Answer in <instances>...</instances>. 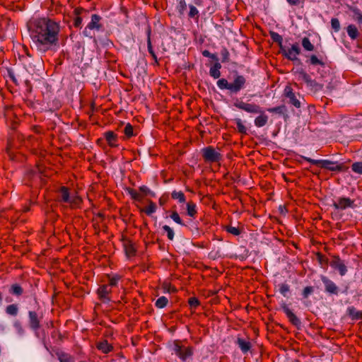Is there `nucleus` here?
<instances>
[{
  "label": "nucleus",
  "mask_w": 362,
  "mask_h": 362,
  "mask_svg": "<svg viewBox=\"0 0 362 362\" xmlns=\"http://www.w3.org/2000/svg\"><path fill=\"white\" fill-rule=\"evenodd\" d=\"M29 32L34 47L40 52L55 50L59 46L60 25L50 18L34 20Z\"/></svg>",
  "instance_id": "1"
},
{
  "label": "nucleus",
  "mask_w": 362,
  "mask_h": 362,
  "mask_svg": "<svg viewBox=\"0 0 362 362\" xmlns=\"http://www.w3.org/2000/svg\"><path fill=\"white\" fill-rule=\"evenodd\" d=\"M295 73L298 76V80H303L306 83L308 88L311 93H316L322 90L324 87L323 84H321L313 79L311 76L304 71V69H298Z\"/></svg>",
  "instance_id": "2"
},
{
  "label": "nucleus",
  "mask_w": 362,
  "mask_h": 362,
  "mask_svg": "<svg viewBox=\"0 0 362 362\" xmlns=\"http://www.w3.org/2000/svg\"><path fill=\"white\" fill-rule=\"evenodd\" d=\"M301 158L313 165L320 166L322 168H325L330 171L340 172L344 170V165L341 163L339 164L337 162L329 160H315L303 156Z\"/></svg>",
  "instance_id": "3"
},
{
  "label": "nucleus",
  "mask_w": 362,
  "mask_h": 362,
  "mask_svg": "<svg viewBox=\"0 0 362 362\" xmlns=\"http://www.w3.org/2000/svg\"><path fill=\"white\" fill-rule=\"evenodd\" d=\"M204 160L207 163H217L222 159V155L213 146H207L202 150Z\"/></svg>",
  "instance_id": "4"
},
{
  "label": "nucleus",
  "mask_w": 362,
  "mask_h": 362,
  "mask_svg": "<svg viewBox=\"0 0 362 362\" xmlns=\"http://www.w3.org/2000/svg\"><path fill=\"white\" fill-rule=\"evenodd\" d=\"M173 351L182 361L188 359L193 354L192 347L183 346L179 341H174Z\"/></svg>",
  "instance_id": "5"
},
{
  "label": "nucleus",
  "mask_w": 362,
  "mask_h": 362,
  "mask_svg": "<svg viewBox=\"0 0 362 362\" xmlns=\"http://www.w3.org/2000/svg\"><path fill=\"white\" fill-rule=\"evenodd\" d=\"M101 17L98 14H93L91 16L90 22L87 25L83 30V35L86 37H92L91 30H99L102 28L103 25L100 23Z\"/></svg>",
  "instance_id": "6"
},
{
  "label": "nucleus",
  "mask_w": 362,
  "mask_h": 362,
  "mask_svg": "<svg viewBox=\"0 0 362 362\" xmlns=\"http://www.w3.org/2000/svg\"><path fill=\"white\" fill-rule=\"evenodd\" d=\"M234 106L237 108L244 110L251 114H259L262 113L261 107L255 103H248L242 100H237L234 103Z\"/></svg>",
  "instance_id": "7"
},
{
  "label": "nucleus",
  "mask_w": 362,
  "mask_h": 362,
  "mask_svg": "<svg viewBox=\"0 0 362 362\" xmlns=\"http://www.w3.org/2000/svg\"><path fill=\"white\" fill-rule=\"evenodd\" d=\"M246 82L247 81L245 76L236 74L234 76L233 81L230 83V93H238L245 88Z\"/></svg>",
  "instance_id": "8"
},
{
  "label": "nucleus",
  "mask_w": 362,
  "mask_h": 362,
  "mask_svg": "<svg viewBox=\"0 0 362 362\" xmlns=\"http://www.w3.org/2000/svg\"><path fill=\"white\" fill-rule=\"evenodd\" d=\"M280 50L283 55L291 61L297 60V56L300 52V49L298 43L292 45L290 49H286L285 47H283Z\"/></svg>",
  "instance_id": "9"
},
{
  "label": "nucleus",
  "mask_w": 362,
  "mask_h": 362,
  "mask_svg": "<svg viewBox=\"0 0 362 362\" xmlns=\"http://www.w3.org/2000/svg\"><path fill=\"white\" fill-rule=\"evenodd\" d=\"M332 206L337 210H345L355 206L354 200L347 197H339L337 201L333 202Z\"/></svg>",
  "instance_id": "10"
},
{
  "label": "nucleus",
  "mask_w": 362,
  "mask_h": 362,
  "mask_svg": "<svg viewBox=\"0 0 362 362\" xmlns=\"http://www.w3.org/2000/svg\"><path fill=\"white\" fill-rule=\"evenodd\" d=\"M330 266L339 271L341 276H344L347 272V268L344 261H342L338 256H334L329 263Z\"/></svg>",
  "instance_id": "11"
},
{
  "label": "nucleus",
  "mask_w": 362,
  "mask_h": 362,
  "mask_svg": "<svg viewBox=\"0 0 362 362\" xmlns=\"http://www.w3.org/2000/svg\"><path fill=\"white\" fill-rule=\"evenodd\" d=\"M321 280L325 285L326 292L330 294L338 295L339 288L332 280L325 276H322Z\"/></svg>",
  "instance_id": "12"
},
{
  "label": "nucleus",
  "mask_w": 362,
  "mask_h": 362,
  "mask_svg": "<svg viewBox=\"0 0 362 362\" xmlns=\"http://www.w3.org/2000/svg\"><path fill=\"white\" fill-rule=\"evenodd\" d=\"M28 317L30 327L33 330L39 329L42 316H40L35 311H29Z\"/></svg>",
  "instance_id": "13"
},
{
  "label": "nucleus",
  "mask_w": 362,
  "mask_h": 362,
  "mask_svg": "<svg viewBox=\"0 0 362 362\" xmlns=\"http://www.w3.org/2000/svg\"><path fill=\"white\" fill-rule=\"evenodd\" d=\"M284 95L289 99V103L297 108L300 107V102L296 98V94L291 86H287L284 89Z\"/></svg>",
  "instance_id": "14"
},
{
  "label": "nucleus",
  "mask_w": 362,
  "mask_h": 362,
  "mask_svg": "<svg viewBox=\"0 0 362 362\" xmlns=\"http://www.w3.org/2000/svg\"><path fill=\"white\" fill-rule=\"evenodd\" d=\"M282 309L292 325L296 327L300 325V320L299 318L289 309V308L286 304L282 305Z\"/></svg>",
  "instance_id": "15"
},
{
  "label": "nucleus",
  "mask_w": 362,
  "mask_h": 362,
  "mask_svg": "<svg viewBox=\"0 0 362 362\" xmlns=\"http://www.w3.org/2000/svg\"><path fill=\"white\" fill-rule=\"evenodd\" d=\"M124 248L126 252V255L128 257L134 256L136 254V248L133 242L129 239H124L123 243Z\"/></svg>",
  "instance_id": "16"
},
{
  "label": "nucleus",
  "mask_w": 362,
  "mask_h": 362,
  "mask_svg": "<svg viewBox=\"0 0 362 362\" xmlns=\"http://www.w3.org/2000/svg\"><path fill=\"white\" fill-rule=\"evenodd\" d=\"M240 350L243 353H247L251 348V343L250 341L238 337L235 341Z\"/></svg>",
  "instance_id": "17"
},
{
  "label": "nucleus",
  "mask_w": 362,
  "mask_h": 362,
  "mask_svg": "<svg viewBox=\"0 0 362 362\" xmlns=\"http://www.w3.org/2000/svg\"><path fill=\"white\" fill-rule=\"evenodd\" d=\"M105 138L111 147L117 146V136L112 131L107 132L104 134Z\"/></svg>",
  "instance_id": "18"
},
{
  "label": "nucleus",
  "mask_w": 362,
  "mask_h": 362,
  "mask_svg": "<svg viewBox=\"0 0 362 362\" xmlns=\"http://www.w3.org/2000/svg\"><path fill=\"white\" fill-rule=\"evenodd\" d=\"M346 312L351 320H362V310H357L354 306H351L347 308Z\"/></svg>",
  "instance_id": "19"
},
{
  "label": "nucleus",
  "mask_w": 362,
  "mask_h": 362,
  "mask_svg": "<svg viewBox=\"0 0 362 362\" xmlns=\"http://www.w3.org/2000/svg\"><path fill=\"white\" fill-rule=\"evenodd\" d=\"M59 193L60 195L59 201L64 203H67L69 201L70 197L71 196L69 192V189L66 187H61Z\"/></svg>",
  "instance_id": "20"
},
{
  "label": "nucleus",
  "mask_w": 362,
  "mask_h": 362,
  "mask_svg": "<svg viewBox=\"0 0 362 362\" xmlns=\"http://www.w3.org/2000/svg\"><path fill=\"white\" fill-rule=\"evenodd\" d=\"M96 346L104 354H107L112 350V346L108 344L107 340L98 342Z\"/></svg>",
  "instance_id": "21"
},
{
  "label": "nucleus",
  "mask_w": 362,
  "mask_h": 362,
  "mask_svg": "<svg viewBox=\"0 0 362 362\" xmlns=\"http://www.w3.org/2000/svg\"><path fill=\"white\" fill-rule=\"evenodd\" d=\"M110 293L111 288L107 285H103L98 289V293L101 299L109 300L108 295Z\"/></svg>",
  "instance_id": "22"
},
{
  "label": "nucleus",
  "mask_w": 362,
  "mask_h": 362,
  "mask_svg": "<svg viewBox=\"0 0 362 362\" xmlns=\"http://www.w3.org/2000/svg\"><path fill=\"white\" fill-rule=\"evenodd\" d=\"M257 117L255 119V124L257 127H262L267 124L268 122V116L263 113L262 110V113Z\"/></svg>",
  "instance_id": "23"
},
{
  "label": "nucleus",
  "mask_w": 362,
  "mask_h": 362,
  "mask_svg": "<svg viewBox=\"0 0 362 362\" xmlns=\"http://www.w3.org/2000/svg\"><path fill=\"white\" fill-rule=\"evenodd\" d=\"M147 47H148V51L149 54L151 55L153 59H154L155 62L158 64V58L156 54H155L153 46L151 41V30L148 29L147 32Z\"/></svg>",
  "instance_id": "24"
},
{
  "label": "nucleus",
  "mask_w": 362,
  "mask_h": 362,
  "mask_svg": "<svg viewBox=\"0 0 362 362\" xmlns=\"http://www.w3.org/2000/svg\"><path fill=\"white\" fill-rule=\"evenodd\" d=\"M221 64L219 62H216L210 69L209 73L211 76H212L214 78H218L221 76Z\"/></svg>",
  "instance_id": "25"
},
{
  "label": "nucleus",
  "mask_w": 362,
  "mask_h": 362,
  "mask_svg": "<svg viewBox=\"0 0 362 362\" xmlns=\"http://www.w3.org/2000/svg\"><path fill=\"white\" fill-rule=\"evenodd\" d=\"M82 202L81 198L78 196L76 194H74L70 197L68 204H70L71 207L72 208H76L79 207Z\"/></svg>",
  "instance_id": "26"
},
{
  "label": "nucleus",
  "mask_w": 362,
  "mask_h": 362,
  "mask_svg": "<svg viewBox=\"0 0 362 362\" xmlns=\"http://www.w3.org/2000/svg\"><path fill=\"white\" fill-rule=\"evenodd\" d=\"M9 293L12 295L20 296L23 293V288L18 284H13L9 288Z\"/></svg>",
  "instance_id": "27"
},
{
  "label": "nucleus",
  "mask_w": 362,
  "mask_h": 362,
  "mask_svg": "<svg viewBox=\"0 0 362 362\" xmlns=\"http://www.w3.org/2000/svg\"><path fill=\"white\" fill-rule=\"evenodd\" d=\"M187 214L189 216L194 218L197 214V206L192 202H189L187 204Z\"/></svg>",
  "instance_id": "28"
},
{
  "label": "nucleus",
  "mask_w": 362,
  "mask_h": 362,
  "mask_svg": "<svg viewBox=\"0 0 362 362\" xmlns=\"http://www.w3.org/2000/svg\"><path fill=\"white\" fill-rule=\"evenodd\" d=\"M347 33L352 40L356 39L358 36V29L354 25H349L347 27Z\"/></svg>",
  "instance_id": "29"
},
{
  "label": "nucleus",
  "mask_w": 362,
  "mask_h": 362,
  "mask_svg": "<svg viewBox=\"0 0 362 362\" xmlns=\"http://www.w3.org/2000/svg\"><path fill=\"white\" fill-rule=\"evenodd\" d=\"M156 205L152 201H149L148 205L145 209H143L141 210V211H144L148 216H151L152 214L156 212Z\"/></svg>",
  "instance_id": "30"
},
{
  "label": "nucleus",
  "mask_w": 362,
  "mask_h": 362,
  "mask_svg": "<svg viewBox=\"0 0 362 362\" xmlns=\"http://www.w3.org/2000/svg\"><path fill=\"white\" fill-rule=\"evenodd\" d=\"M270 37L274 42L278 43L280 49L284 47L282 45L283 38L279 33L276 32H270Z\"/></svg>",
  "instance_id": "31"
},
{
  "label": "nucleus",
  "mask_w": 362,
  "mask_h": 362,
  "mask_svg": "<svg viewBox=\"0 0 362 362\" xmlns=\"http://www.w3.org/2000/svg\"><path fill=\"white\" fill-rule=\"evenodd\" d=\"M171 197L173 199H177L180 203H184L185 202V196L181 191H173L171 193Z\"/></svg>",
  "instance_id": "32"
},
{
  "label": "nucleus",
  "mask_w": 362,
  "mask_h": 362,
  "mask_svg": "<svg viewBox=\"0 0 362 362\" xmlns=\"http://www.w3.org/2000/svg\"><path fill=\"white\" fill-rule=\"evenodd\" d=\"M6 313L8 314V315H12V316H16L17 315L18 313V305H16V304H11V305H8L6 308Z\"/></svg>",
  "instance_id": "33"
},
{
  "label": "nucleus",
  "mask_w": 362,
  "mask_h": 362,
  "mask_svg": "<svg viewBox=\"0 0 362 362\" xmlns=\"http://www.w3.org/2000/svg\"><path fill=\"white\" fill-rule=\"evenodd\" d=\"M127 191L128 194L131 196L132 199L136 201H141L143 199V196H141L139 192H137L135 189L132 188H127Z\"/></svg>",
  "instance_id": "34"
},
{
  "label": "nucleus",
  "mask_w": 362,
  "mask_h": 362,
  "mask_svg": "<svg viewBox=\"0 0 362 362\" xmlns=\"http://www.w3.org/2000/svg\"><path fill=\"white\" fill-rule=\"evenodd\" d=\"M234 121L237 125V129H238V132H240L243 134H247V128L243 124L242 120L239 118H236L234 119Z\"/></svg>",
  "instance_id": "35"
},
{
  "label": "nucleus",
  "mask_w": 362,
  "mask_h": 362,
  "mask_svg": "<svg viewBox=\"0 0 362 362\" xmlns=\"http://www.w3.org/2000/svg\"><path fill=\"white\" fill-rule=\"evenodd\" d=\"M302 46L307 51H313L314 45L310 42L308 37H303L302 40Z\"/></svg>",
  "instance_id": "36"
},
{
  "label": "nucleus",
  "mask_w": 362,
  "mask_h": 362,
  "mask_svg": "<svg viewBox=\"0 0 362 362\" xmlns=\"http://www.w3.org/2000/svg\"><path fill=\"white\" fill-rule=\"evenodd\" d=\"M168 303V299L165 296H161L157 299L155 303V305L158 308H165Z\"/></svg>",
  "instance_id": "37"
},
{
  "label": "nucleus",
  "mask_w": 362,
  "mask_h": 362,
  "mask_svg": "<svg viewBox=\"0 0 362 362\" xmlns=\"http://www.w3.org/2000/svg\"><path fill=\"white\" fill-rule=\"evenodd\" d=\"M279 290L281 294L284 297H288V293L290 291V286L287 284H279Z\"/></svg>",
  "instance_id": "38"
},
{
  "label": "nucleus",
  "mask_w": 362,
  "mask_h": 362,
  "mask_svg": "<svg viewBox=\"0 0 362 362\" xmlns=\"http://www.w3.org/2000/svg\"><path fill=\"white\" fill-rule=\"evenodd\" d=\"M217 86L221 89H227L230 91V83L225 78L219 79L217 81Z\"/></svg>",
  "instance_id": "39"
},
{
  "label": "nucleus",
  "mask_w": 362,
  "mask_h": 362,
  "mask_svg": "<svg viewBox=\"0 0 362 362\" xmlns=\"http://www.w3.org/2000/svg\"><path fill=\"white\" fill-rule=\"evenodd\" d=\"M124 133L127 138H131L134 136V129L132 124L129 123L127 124L124 129Z\"/></svg>",
  "instance_id": "40"
},
{
  "label": "nucleus",
  "mask_w": 362,
  "mask_h": 362,
  "mask_svg": "<svg viewBox=\"0 0 362 362\" xmlns=\"http://www.w3.org/2000/svg\"><path fill=\"white\" fill-rule=\"evenodd\" d=\"M267 110L272 113H278L281 115L284 113L286 110V107L284 105H281L272 108H269Z\"/></svg>",
  "instance_id": "41"
},
{
  "label": "nucleus",
  "mask_w": 362,
  "mask_h": 362,
  "mask_svg": "<svg viewBox=\"0 0 362 362\" xmlns=\"http://www.w3.org/2000/svg\"><path fill=\"white\" fill-rule=\"evenodd\" d=\"M310 64L312 65H320L324 66L325 63L315 55H311L309 59Z\"/></svg>",
  "instance_id": "42"
},
{
  "label": "nucleus",
  "mask_w": 362,
  "mask_h": 362,
  "mask_svg": "<svg viewBox=\"0 0 362 362\" xmlns=\"http://www.w3.org/2000/svg\"><path fill=\"white\" fill-rule=\"evenodd\" d=\"M189 12L188 14L189 17L192 18H199V11L197 10V8L193 5H189Z\"/></svg>",
  "instance_id": "43"
},
{
  "label": "nucleus",
  "mask_w": 362,
  "mask_h": 362,
  "mask_svg": "<svg viewBox=\"0 0 362 362\" xmlns=\"http://www.w3.org/2000/svg\"><path fill=\"white\" fill-rule=\"evenodd\" d=\"M170 218L177 223L185 226V224L183 223L182 220L180 218L178 213L176 211H174L170 214Z\"/></svg>",
  "instance_id": "44"
},
{
  "label": "nucleus",
  "mask_w": 362,
  "mask_h": 362,
  "mask_svg": "<svg viewBox=\"0 0 362 362\" xmlns=\"http://www.w3.org/2000/svg\"><path fill=\"white\" fill-rule=\"evenodd\" d=\"M163 230L167 233L168 238L170 240H173L174 239V231L173 230L168 226L165 225L162 227Z\"/></svg>",
  "instance_id": "45"
},
{
  "label": "nucleus",
  "mask_w": 362,
  "mask_h": 362,
  "mask_svg": "<svg viewBox=\"0 0 362 362\" xmlns=\"http://www.w3.org/2000/svg\"><path fill=\"white\" fill-rule=\"evenodd\" d=\"M351 169L354 173L362 175V162L354 163Z\"/></svg>",
  "instance_id": "46"
},
{
  "label": "nucleus",
  "mask_w": 362,
  "mask_h": 362,
  "mask_svg": "<svg viewBox=\"0 0 362 362\" xmlns=\"http://www.w3.org/2000/svg\"><path fill=\"white\" fill-rule=\"evenodd\" d=\"M226 230L228 233L234 235H239L240 234V230L238 228L228 226L226 227Z\"/></svg>",
  "instance_id": "47"
},
{
  "label": "nucleus",
  "mask_w": 362,
  "mask_h": 362,
  "mask_svg": "<svg viewBox=\"0 0 362 362\" xmlns=\"http://www.w3.org/2000/svg\"><path fill=\"white\" fill-rule=\"evenodd\" d=\"M331 25L335 32H338L340 30V23L337 18H332Z\"/></svg>",
  "instance_id": "48"
},
{
  "label": "nucleus",
  "mask_w": 362,
  "mask_h": 362,
  "mask_svg": "<svg viewBox=\"0 0 362 362\" xmlns=\"http://www.w3.org/2000/svg\"><path fill=\"white\" fill-rule=\"evenodd\" d=\"M163 287L165 292H167L169 293H175L177 291L176 288L173 286H171L169 284H164Z\"/></svg>",
  "instance_id": "49"
},
{
  "label": "nucleus",
  "mask_w": 362,
  "mask_h": 362,
  "mask_svg": "<svg viewBox=\"0 0 362 362\" xmlns=\"http://www.w3.org/2000/svg\"><path fill=\"white\" fill-rule=\"evenodd\" d=\"M354 18L358 23L362 24V13L358 10L356 9L354 11Z\"/></svg>",
  "instance_id": "50"
},
{
  "label": "nucleus",
  "mask_w": 362,
  "mask_h": 362,
  "mask_svg": "<svg viewBox=\"0 0 362 362\" xmlns=\"http://www.w3.org/2000/svg\"><path fill=\"white\" fill-rule=\"evenodd\" d=\"M221 54L222 56V62H228L229 60V52L226 48H223L221 52Z\"/></svg>",
  "instance_id": "51"
},
{
  "label": "nucleus",
  "mask_w": 362,
  "mask_h": 362,
  "mask_svg": "<svg viewBox=\"0 0 362 362\" xmlns=\"http://www.w3.org/2000/svg\"><path fill=\"white\" fill-rule=\"evenodd\" d=\"M188 303L192 308H195L199 305V301L195 297L190 298L188 300Z\"/></svg>",
  "instance_id": "52"
},
{
  "label": "nucleus",
  "mask_w": 362,
  "mask_h": 362,
  "mask_svg": "<svg viewBox=\"0 0 362 362\" xmlns=\"http://www.w3.org/2000/svg\"><path fill=\"white\" fill-rule=\"evenodd\" d=\"M187 8V4L185 0H180L178 5V11L180 14H183Z\"/></svg>",
  "instance_id": "53"
},
{
  "label": "nucleus",
  "mask_w": 362,
  "mask_h": 362,
  "mask_svg": "<svg viewBox=\"0 0 362 362\" xmlns=\"http://www.w3.org/2000/svg\"><path fill=\"white\" fill-rule=\"evenodd\" d=\"M313 292V287L306 286L303 291V298H307L310 294Z\"/></svg>",
  "instance_id": "54"
},
{
  "label": "nucleus",
  "mask_w": 362,
  "mask_h": 362,
  "mask_svg": "<svg viewBox=\"0 0 362 362\" xmlns=\"http://www.w3.org/2000/svg\"><path fill=\"white\" fill-rule=\"evenodd\" d=\"M120 277L119 276H115L110 279L109 284L107 286H110L111 288L112 286H115L117 284L118 281L119 280Z\"/></svg>",
  "instance_id": "55"
},
{
  "label": "nucleus",
  "mask_w": 362,
  "mask_h": 362,
  "mask_svg": "<svg viewBox=\"0 0 362 362\" xmlns=\"http://www.w3.org/2000/svg\"><path fill=\"white\" fill-rule=\"evenodd\" d=\"M317 256H318V260L322 266H323V264H328V259L327 257H325V256H323L322 255H321L320 253L317 255Z\"/></svg>",
  "instance_id": "56"
},
{
  "label": "nucleus",
  "mask_w": 362,
  "mask_h": 362,
  "mask_svg": "<svg viewBox=\"0 0 362 362\" xmlns=\"http://www.w3.org/2000/svg\"><path fill=\"white\" fill-rule=\"evenodd\" d=\"M202 54L206 57H210L213 59H216L217 60V57L215 54H211L209 51L208 50H204L203 52H202Z\"/></svg>",
  "instance_id": "57"
},
{
  "label": "nucleus",
  "mask_w": 362,
  "mask_h": 362,
  "mask_svg": "<svg viewBox=\"0 0 362 362\" xmlns=\"http://www.w3.org/2000/svg\"><path fill=\"white\" fill-rule=\"evenodd\" d=\"M139 191H140L141 192H142V193L144 194V195H147V194H148L151 192V191H150L149 188H148V187H146V186H145V185L141 186V187H139Z\"/></svg>",
  "instance_id": "58"
},
{
  "label": "nucleus",
  "mask_w": 362,
  "mask_h": 362,
  "mask_svg": "<svg viewBox=\"0 0 362 362\" xmlns=\"http://www.w3.org/2000/svg\"><path fill=\"white\" fill-rule=\"evenodd\" d=\"M82 23V18L79 16H77L74 21V25L75 27H79Z\"/></svg>",
  "instance_id": "59"
},
{
  "label": "nucleus",
  "mask_w": 362,
  "mask_h": 362,
  "mask_svg": "<svg viewBox=\"0 0 362 362\" xmlns=\"http://www.w3.org/2000/svg\"><path fill=\"white\" fill-rule=\"evenodd\" d=\"M59 360L60 361V362H68L69 358L67 357V355L62 354L61 355L59 356Z\"/></svg>",
  "instance_id": "60"
},
{
  "label": "nucleus",
  "mask_w": 362,
  "mask_h": 362,
  "mask_svg": "<svg viewBox=\"0 0 362 362\" xmlns=\"http://www.w3.org/2000/svg\"><path fill=\"white\" fill-rule=\"evenodd\" d=\"M286 1L291 6H296L300 3V0H286Z\"/></svg>",
  "instance_id": "61"
},
{
  "label": "nucleus",
  "mask_w": 362,
  "mask_h": 362,
  "mask_svg": "<svg viewBox=\"0 0 362 362\" xmlns=\"http://www.w3.org/2000/svg\"><path fill=\"white\" fill-rule=\"evenodd\" d=\"M194 2L197 6H200L203 4V0H194Z\"/></svg>",
  "instance_id": "62"
},
{
  "label": "nucleus",
  "mask_w": 362,
  "mask_h": 362,
  "mask_svg": "<svg viewBox=\"0 0 362 362\" xmlns=\"http://www.w3.org/2000/svg\"><path fill=\"white\" fill-rule=\"evenodd\" d=\"M159 203L160 205H163L164 204V201L162 200V199H159Z\"/></svg>",
  "instance_id": "63"
},
{
  "label": "nucleus",
  "mask_w": 362,
  "mask_h": 362,
  "mask_svg": "<svg viewBox=\"0 0 362 362\" xmlns=\"http://www.w3.org/2000/svg\"><path fill=\"white\" fill-rule=\"evenodd\" d=\"M3 299L2 293L0 292V303H1Z\"/></svg>",
  "instance_id": "64"
}]
</instances>
